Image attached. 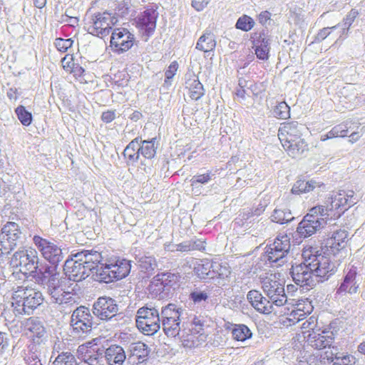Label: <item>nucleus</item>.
Wrapping results in <instances>:
<instances>
[{"label":"nucleus","mask_w":365,"mask_h":365,"mask_svg":"<svg viewBox=\"0 0 365 365\" xmlns=\"http://www.w3.org/2000/svg\"><path fill=\"white\" fill-rule=\"evenodd\" d=\"M357 202L353 190L333 192L327 198L324 205L315 206L309 210L299 223L297 232L301 237H309L323 228L328 219L339 218Z\"/></svg>","instance_id":"obj_1"},{"label":"nucleus","mask_w":365,"mask_h":365,"mask_svg":"<svg viewBox=\"0 0 365 365\" xmlns=\"http://www.w3.org/2000/svg\"><path fill=\"white\" fill-rule=\"evenodd\" d=\"M304 252L303 262L292 264L289 274L296 284L312 288L328 280L336 273L337 267L328 256L318 254V252Z\"/></svg>","instance_id":"obj_2"},{"label":"nucleus","mask_w":365,"mask_h":365,"mask_svg":"<svg viewBox=\"0 0 365 365\" xmlns=\"http://www.w3.org/2000/svg\"><path fill=\"white\" fill-rule=\"evenodd\" d=\"M92 278L100 283H110L127 277L131 269L130 261L118 257H110L103 259L100 253L99 262L91 265Z\"/></svg>","instance_id":"obj_3"},{"label":"nucleus","mask_w":365,"mask_h":365,"mask_svg":"<svg viewBox=\"0 0 365 365\" xmlns=\"http://www.w3.org/2000/svg\"><path fill=\"white\" fill-rule=\"evenodd\" d=\"M100 260V252L83 250L71 254L63 264V272L68 279L80 282L91 275V265Z\"/></svg>","instance_id":"obj_4"},{"label":"nucleus","mask_w":365,"mask_h":365,"mask_svg":"<svg viewBox=\"0 0 365 365\" xmlns=\"http://www.w3.org/2000/svg\"><path fill=\"white\" fill-rule=\"evenodd\" d=\"M185 310L174 304L162 307L160 310V327L168 337H178L184 346H191L192 341L182 339L181 321Z\"/></svg>","instance_id":"obj_5"},{"label":"nucleus","mask_w":365,"mask_h":365,"mask_svg":"<svg viewBox=\"0 0 365 365\" xmlns=\"http://www.w3.org/2000/svg\"><path fill=\"white\" fill-rule=\"evenodd\" d=\"M93 315L98 319L110 322L116 326L124 319V314L119 312L117 302L107 296L100 297L94 302L92 306Z\"/></svg>","instance_id":"obj_6"},{"label":"nucleus","mask_w":365,"mask_h":365,"mask_svg":"<svg viewBox=\"0 0 365 365\" xmlns=\"http://www.w3.org/2000/svg\"><path fill=\"white\" fill-rule=\"evenodd\" d=\"M136 326L144 334L153 335L160 329L159 309L152 303L139 308L135 316Z\"/></svg>","instance_id":"obj_7"},{"label":"nucleus","mask_w":365,"mask_h":365,"mask_svg":"<svg viewBox=\"0 0 365 365\" xmlns=\"http://www.w3.org/2000/svg\"><path fill=\"white\" fill-rule=\"evenodd\" d=\"M118 21V19L115 14L106 11L102 13H96L88 17L86 28L88 34L103 38L109 35L113 26Z\"/></svg>","instance_id":"obj_8"},{"label":"nucleus","mask_w":365,"mask_h":365,"mask_svg":"<svg viewBox=\"0 0 365 365\" xmlns=\"http://www.w3.org/2000/svg\"><path fill=\"white\" fill-rule=\"evenodd\" d=\"M291 247L290 238L287 235H279L269 245L265 247L264 260L267 263H276L282 265L284 263V258L289 252Z\"/></svg>","instance_id":"obj_9"},{"label":"nucleus","mask_w":365,"mask_h":365,"mask_svg":"<svg viewBox=\"0 0 365 365\" xmlns=\"http://www.w3.org/2000/svg\"><path fill=\"white\" fill-rule=\"evenodd\" d=\"M40 263L37 252L31 248L21 249L15 252L11 259V264L14 267L19 269L24 274H29L31 276Z\"/></svg>","instance_id":"obj_10"},{"label":"nucleus","mask_w":365,"mask_h":365,"mask_svg":"<svg viewBox=\"0 0 365 365\" xmlns=\"http://www.w3.org/2000/svg\"><path fill=\"white\" fill-rule=\"evenodd\" d=\"M0 250L2 254H9L18 246H21L24 242V235L16 222H7L2 228Z\"/></svg>","instance_id":"obj_11"},{"label":"nucleus","mask_w":365,"mask_h":365,"mask_svg":"<svg viewBox=\"0 0 365 365\" xmlns=\"http://www.w3.org/2000/svg\"><path fill=\"white\" fill-rule=\"evenodd\" d=\"M97 325L98 324L93 322V317L88 308L81 306L73 312L71 326L73 327V332L79 336L91 333L93 327H96Z\"/></svg>","instance_id":"obj_12"},{"label":"nucleus","mask_w":365,"mask_h":365,"mask_svg":"<svg viewBox=\"0 0 365 365\" xmlns=\"http://www.w3.org/2000/svg\"><path fill=\"white\" fill-rule=\"evenodd\" d=\"M33 241L41 253L43 257L48 261L51 265L58 267L59 262L63 259L62 250L54 242H50L38 235L34 237Z\"/></svg>","instance_id":"obj_13"},{"label":"nucleus","mask_w":365,"mask_h":365,"mask_svg":"<svg viewBox=\"0 0 365 365\" xmlns=\"http://www.w3.org/2000/svg\"><path fill=\"white\" fill-rule=\"evenodd\" d=\"M134 35L125 28H115L110 37V46L115 53H123L133 46Z\"/></svg>","instance_id":"obj_14"},{"label":"nucleus","mask_w":365,"mask_h":365,"mask_svg":"<svg viewBox=\"0 0 365 365\" xmlns=\"http://www.w3.org/2000/svg\"><path fill=\"white\" fill-rule=\"evenodd\" d=\"M31 277L35 283L46 288L60 278L61 275L58 267L40 262L38 268L35 269Z\"/></svg>","instance_id":"obj_15"},{"label":"nucleus","mask_w":365,"mask_h":365,"mask_svg":"<svg viewBox=\"0 0 365 365\" xmlns=\"http://www.w3.org/2000/svg\"><path fill=\"white\" fill-rule=\"evenodd\" d=\"M263 291L267 295L272 308L281 307L287 302L284 287L276 280L267 279L263 283Z\"/></svg>","instance_id":"obj_16"},{"label":"nucleus","mask_w":365,"mask_h":365,"mask_svg":"<svg viewBox=\"0 0 365 365\" xmlns=\"http://www.w3.org/2000/svg\"><path fill=\"white\" fill-rule=\"evenodd\" d=\"M158 17V13L155 10L148 9L140 13L135 19L137 28L147 38L153 34L156 28Z\"/></svg>","instance_id":"obj_17"},{"label":"nucleus","mask_w":365,"mask_h":365,"mask_svg":"<svg viewBox=\"0 0 365 365\" xmlns=\"http://www.w3.org/2000/svg\"><path fill=\"white\" fill-rule=\"evenodd\" d=\"M16 297L23 299L24 307H27V314H30L43 301L42 293L31 287H20Z\"/></svg>","instance_id":"obj_18"},{"label":"nucleus","mask_w":365,"mask_h":365,"mask_svg":"<svg viewBox=\"0 0 365 365\" xmlns=\"http://www.w3.org/2000/svg\"><path fill=\"white\" fill-rule=\"evenodd\" d=\"M195 272L201 279H222L224 273L220 264L208 259L201 260L195 267Z\"/></svg>","instance_id":"obj_19"},{"label":"nucleus","mask_w":365,"mask_h":365,"mask_svg":"<svg viewBox=\"0 0 365 365\" xmlns=\"http://www.w3.org/2000/svg\"><path fill=\"white\" fill-rule=\"evenodd\" d=\"M356 277L357 268L356 267L349 265L345 268L344 276L340 286L336 290V293H349L351 294L356 293L359 287Z\"/></svg>","instance_id":"obj_20"},{"label":"nucleus","mask_w":365,"mask_h":365,"mask_svg":"<svg viewBox=\"0 0 365 365\" xmlns=\"http://www.w3.org/2000/svg\"><path fill=\"white\" fill-rule=\"evenodd\" d=\"M127 363L129 365H138L147 360L150 350L143 342L132 343L128 349Z\"/></svg>","instance_id":"obj_21"},{"label":"nucleus","mask_w":365,"mask_h":365,"mask_svg":"<svg viewBox=\"0 0 365 365\" xmlns=\"http://www.w3.org/2000/svg\"><path fill=\"white\" fill-rule=\"evenodd\" d=\"M247 299L252 306L259 313L269 314L274 312L268 298L255 289L250 290L247 294Z\"/></svg>","instance_id":"obj_22"},{"label":"nucleus","mask_w":365,"mask_h":365,"mask_svg":"<svg viewBox=\"0 0 365 365\" xmlns=\"http://www.w3.org/2000/svg\"><path fill=\"white\" fill-rule=\"evenodd\" d=\"M304 125L299 124L297 121L284 123L283 126L279 129L278 136L281 143H284L285 140L290 142L294 139L301 138L302 130Z\"/></svg>","instance_id":"obj_23"},{"label":"nucleus","mask_w":365,"mask_h":365,"mask_svg":"<svg viewBox=\"0 0 365 365\" xmlns=\"http://www.w3.org/2000/svg\"><path fill=\"white\" fill-rule=\"evenodd\" d=\"M307 339L312 347L322 349L331 346L334 340L333 332L324 330L319 333L313 331L307 335Z\"/></svg>","instance_id":"obj_24"},{"label":"nucleus","mask_w":365,"mask_h":365,"mask_svg":"<svg viewBox=\"0 0 365 365\" xmlns=\"http://www.w3.org/2000/svg\"><path fill=\"white\" fill-rule=\"evenodd\" d=\"M270 38L264 31L260 33L257 38H255L253 43L257 58L259 60L266 61L269 58L270 50Z\"/></svg>","instance_id":"obj_25"},{"label":"nucleus","mask_w":365,"mask_h":365,"mask_svg":"<svg viewBox=\"0 0 365 365\" xmlns=\"http://www.w3.org/2000/svg\"><path fill=\"white\" fill-rule=\"evenodd\" d=\"M103 354L109 365H123L128 358L123 347L115 344L104 349Z\"/></svg>","instance_id":"obj_26"},{"label":"nucleus","mask_w":365,"mask_h":365,"mask_svg":"<svg viewBox=\"0 0 365 365\" xmlns=\"http://www.w3.org/2000/svg\"><path fill=\"white\" fill-rule=\"evenodd\" d=\"M185 88L190 91V97L195 101L199 100L205 94L204 87L194 73H186Z\"/></svg>","instance_id":"obj_27"},{"label":"nucleus","mask_w":365,"mask_h":365,"mask_svg":"<svg viewBox=\"0 0 365 365\" xmlns=\"http://www.w3.org/2000/svg\"><path fill=\"white\" fill-rule=\"evenodd\" d=\"M66 279L61 277L54 282L46 287L47 293L51 297V302L62 304V294L65 293L66 289Z\"/></svg>","instance_id":"obj_28"},{"label":"nucleus","mask_w":365,"mask_h":365,"mask_svg":"<svg viewBox=\"0 0 365 365\" xmlns=\"http://www.w3.org/2000/svg\"><path fill=\"white\" fill-rule=\"evenodd\" d=\"M348 237V232L345 230H337L334 232L331 237L327 239L326 247L332 255H336L337 252L345 247V240Z\"/></svg>","instance_id":"obj_29"},{"label":"nucleus","mask_w":365,"mask_h":365,"mask_svg":"<svg viewBox=\"0 0 365 365\" xmlns=\"http://www.w3.org/2000/svg\"><path fill=\"white\" fill-rule=\"evenodd\" d=\"M282 145L288 155L293 158L299 157L304 151L308 150L307 144L302 138L294 139L290 142L285 140V142L282 143Z\"/></svg>","instance_id":"obj_30"},{"label":"nucleus","mask_w":365,"mask_h":365,"mask_svg":"<svg viewBox=\"0 0 365 365\" xmlns=\"http://www.w3.org/2000/svg\"><path fill=\"white\" fill-rule=\"evenodd\" d=\"M205 249V242L200 239H192L184 241L180 244L168 246V250L171 252H187L193 250H204Z\"/></svg>","instance_id":"obj_31"},{"label":"nucleus","mask_w":365,"mask_h":365,"mask_svg":"<svg viewBox=\"0 0 365 365\" xmlns=\"http://www.w3.org/2000/svg\"><path fill=\"white\" fill-rule=\"evenodd\" d=\"M315 188H318L320 191H322L325 189V185L324 183L317 182L313 180L309 181L299 180L292 186L291 192L292 194L300 195L312 191Z\"/></svg>","instance_id":"obj_32"},{"label":"nucleus","mask_w":365,"mask_h":365,"mask_svg":"<svg viewBox=\"0 0 365 365\" xmlns=\"http://www.w3.org/2000/svg\"><path fill=\"white\" fill-rule=\"evenodd\" d=\"M104 347L91 346L82 356V359L88 365H102L104 359Z\"/></svg>","instance_id":"obj_33"},{"label":"nucleus","mask_w":365,"mask_h":365,"mask_svg":"<svg viewBox=\"0 0 365 365\" xmlns=\"http://www.w3.org/2000/svg\"><path fill=\"white\" fill-rule=\"evenodd\" d=\"M157 280H160L161 284L169 294L179 287L180 276L178 273L170 272L158 273L155 275Z\"/></svg>","instance_id":"obj_34"},{"label":"nucleus","mask_w":365,"mask_h":365,"mask_svg":"<svg viewBox=\"0 0 365 365\" xmlns=\"http://www.w3.org/2000/svg\"><path fill=\"white\" fill-rule=\"evenodd\" d=\"M23 325L25 331H29L33 334V336L42 338L46 334V329L43 322L37 317H29L26 319Z\"/></svg>","instance_id":"obj_35"},{"label":"nucleus","mask_w":365,"mask_h":365,"mask_svg":"<svg viewBox=\"0 0 365 365\" xmlns=\"http://www.w3.org/2000/svg\"><path fill=\"white\" fill-rule=\"evenodd\" d=\"M140 141V137H136L124 149L123 155L127 159L128 163L134 164L140 160V153L138 150Z\"/></svg>","instance_id":"obj_36"},{"label":"nucleus","mask_w":365,"mask_h":365,"mask_svg":"<svg viewBox=\"0 0 365 365\" xmlns=\"http://www.w3.org/2000/svg\"><path fill=\"white\" fill-rule=\"evenodd\" d=\"M156 138H153L148 140H143L140 138L138 153L145 159H153L156 155L157 146H155Z\"/></svg>","instance_id":"obj_37"},{"label":"nucleus","mask_w":365,"mask_h":365,"mask_svg":"<svg viewBox=\"0 0 365 365\" xmlns=\"http://www.w3.org/2000/svg\"><path fill=\"white\" fill-rule=\"evenodd\" d=\"M216 41L214 34L210 31H205L198 39L196 48L204 52H208L215 49Z\"/></svg>","instance_id":"obj_38"},{"label":"nucleus","mask_w":365,"mask_h":365,"mask_svg":"<svg viewBox=\"0 0 365 365\" xmlns=\"http://www.w3.org/2000/svg\"><path fill=\"white\" fill-rule=\"evenodd\" d=\"M232 335L235 340L245 341L252 336V332L245 324H233L232 328Z\"/></svg>","instance_id":"obj_39"},{"label":"nucleus","mask_w":365,"mask_h":365,"mask_svg":"<svg viewBox=\"0 0 365 365\" xmlns=\"http://www.w3.org/2000/svg\"><path fill=\"white\" fill-rule=\"evenodd\" d=\"M294 220L292 212L287 208H275L271 215V220L279 224H286Z\"/></svg>","instance_id":"obj_40"},{"label":"nucleus","mask_w":365,"mask_h":365,"mask_svg":"<svg viewBox=\"0 0 365 365\" xmlns=\"http://www.w3.org/2000/svg\"><path fill=\"white\" fill-rule=\"evenodd\" d=\"M214 175H215L212 174L211 171H207L204 174H197L193 175L190 180L192 190L195 192L200 191L202 187L201 185L207 184L212 180Z\"/></svg>","instance_id":"obj_41"},{"label":"nucleus","mask_w":365,"mask_h":365,"mask_svg":"<svg viewBox=\"0 0 365 365\" xmlns=\"http://www.w3.org/2000/svg\"><path fill=\"white\" fill-rule=\"evenodd\" d=\"M148 289L152 295L155 297H159L160 299L168 297L170 295L168 292L161 284L160 280H157L156 276L150 281Z\"/></svg>","instance_id":"obj_42"},{"label":"nucleus","mask_w":365,"mask_h":365,"mask_svg":"<svg viewBox=\"0 0 365 365\" xmlns=\"http://www.w3.org/2000/svg\"><path fill=\"white\" fill-rule=\"evenodd\" d=\"M138 263L141 270L145 272H152L158 267L155 258L150 255L140 257Z\"/></svg>","instance_id":"obj_43"},{"label":"nucleus","mask_w":365,"mask_h":365,"mask_svg":"<svg viewBox=\"0 0 365 365\" xmlns=\"http://www.w3.org/2000/svg\"><path fill=\"white\" fill-rule=\"evenodd\" d=\"M209 299V292L207 290H200L195 289L189 294V299L195 305L201 306L207 302Z\"/></svg>","instance_id":"obj_44"},{"label":"nucleus","mask_w":365,"mask_h":365,"mask_svg":"<svg viewBox=\"0 0 365 365\" xmlns=\"http://www.w3.org/2000/svg\"><path fill=\"white\" fill-rule=\"evenodd\" d=\"M272 115L279 119H287L290 116V108L285 102H280L274 106Z\"/></svg>","instance_id":"obj_45"},{"label":"nucleus","mask_w":365,"mask_h":365,"mask_svg":"<svg viewBox=\"0 0 365 365\" xmlns=\"http://www.w3.org/2000/svg\"><path fill=\"white\" fill-rule=\"evenodd\" d=\"M53 365H76V361L71 352L63 351L56 356Z\"/></svg>","instance_id":"obj_46"},{"label":"nucleus","mask_w":365,"mask_h":365,"mask_svg":"<svg viewBox=\"0 0 365 365\" xmlns=\"http://www.w3.org/2000/svg\"><path fill=\"white\" fill-rule=\"evenodd\" d=\"M254 25L255 21L250 16L243 15L237 19L235 26L237 29L248 31L253 28Z\"/></svg>","instance_id":"obj_47"},{"label":"nucleus","mask_w":365,"mask_h":365,"mask_svg":"<svg viewBox=\"0 0 365 365\" xmlns=\"http://www.w3.org/2000/svg\"><path fill=\"white\" fill-rule=\"evenodd\" d=\"M16 113L20 122L25 126L29 125L32 122V114L26 110L23 106L16 108Z\"/></svg>","instance_id":"obj_48"},{"label":"nucleus","mask_w":365,"mask_h":365,"mask_svg":"<svg viewBox=\"0 0 365 365\" xmlns=\"http://www.w3.org/2000/svg\"><path fill=\"white\" fill-rule=\"evenodd\" d=\"M359 13L356 9H351L346 16L344 19L343 23L338 24L339 25V28H341L343 30V34H345V31H348L352 23L354 21L355 19L358 16Z\"/></svg>","instance_id":"obj_49"},{"label":"nucleus","mask_w":365,"mask_h":365,"mask_svg":"<svg viewBox=\"0 0 365 365\" xmlns=\"http://www.w3.org/2000/svg\"><path fill=\"white\" fill-rule=\"evenodd\" d=\"M73 41L71 38L63 39L57 38L55 40L54 44L58 51L65 53L73 45Z\"/></svg>","instance_id":"obj_50"},{"label":"nucleus","mask_w":365,"mask_h":365,"mask_svg":"<svg viewBox=\"0 0 365 365\" xmlns=\"http://www.w3.org/2000/svg\"><path fill=\"white\" fill-rule=\"evenodd\" d=\"M204 324V320L201 319L200 317L197 316H195L191 322V331L196 334H202V331H203Z\"/></svg>","instance_id":"obj_51"},{"label":"nucleus","mask_w":365,"mask_h":365,"mask_svg":"<svg viewBox=\"0 0 365 365\" xmlns=\"http://www.w3.org/2000/svg\"><path fill=\"white\" fill-rule=\"evenodd\" d=\"M23 299L19 298L15 302H12L14 313L17 314H27V307H24Z\"/></svg>","instance_id":"obj_52"},{"label":"nucleus","mask_w":365,"mask_h":365,"mask_svg":"<svg viewBox=\"0 0 365 365\" xmlns=\"http://www.w3.org/2000/svg\"><path fill=\"white\" fill-rule=\"evenodd\" d=\"M332 130L336 138H343L347 135L349 126L347 123H341L333 127Z\"/></svg>","instance_id":"obj_53"},{"label":"nucleus","mask_w":365,"mask_h":365,"mask_svg":"<svg viewBox=\"0 0 365 365\" xmlns=\"http://www.w3.org/2000/svg\"><path fill=\"white\" fill-rule=\"evenodd\" d=\"M339 27V25H336L332 27H327L323 28L321 29L317 36H315V41L316 42H321L323 40H324L329 34H330V30L331 29H336Z\"/></svg>","instance_id":"obj_54"},{"label":"nucleus","mask_w":365,"mask_h":365,"mask_svg":"<svg viewBox=\"0 0 365 365\" xmlns=\"http://www.w3.org/2000/svg\"><path fill=\"white\" fill-rule=\"evenodd\" d=\"M130 5L126 1H122L118 4L115 11L116 14L122 17L128 15L130 12Z\"/></svg>","instance_id":"obj_55"},{"label":"nucleus","mask_w":365,"mask_h":365,"mask_svg":"<svg viewBox=\"0 0 365 365\" xmlns=\"http://www.w3.org/2000/svg\"><path fill=\"white\" fill-rule=\"evenodd\" d=\"M116 118V113L115 110H108L101 114V120L105 123H111Z\"/></svg>","instance_id":"obj_56"},{"label":"nucleus","mask_w":365,"mask_h":365,"mask_svg":"<svg viewBox=\"0 0 365 365\" xmlns=\"http://www.w3.org/2000/svg\"><path fill=\"white\" fill-rule=\"evenodd\" d=\"M9 339L5 332L0 331V354H3L9 347Z\"/></svg>","instance_id":"obj_57"},{"label":"nucleus","mask_w":365,"mask_h":365,"mask_svg":"<svg viewBox=\"0 0 365 365\" xmlns=\"http://www.w3.org/2000/svg\"><path fill=\"white\" fill-rule=\"evenodd\" d=\"M240 216L242 217L241 220L243 221V224L252 222L253 220H255V219L252 218L254 217H256L255 215H254V211H252V209L245 210L244 212L240 214Z\"/></svg>","instance_id":"obj_58"},{"label":"nucleus","mask_w":365,"mask_h":365,"mask_svg":"<svg viewBox=\"0 0 365 365\" xmlns=\"http://www.w3.org/2000/svg\"><path fill=\"white\" fill-rule=\"evenodd\" d=\"M178 68V63L176 61L172 62L165 73V77H166V78H168V79H173V78L175 75V73H176Z\"/></svg>","instance_id":"obj_59"},{"label":"nucleus","mask_w":365,"mask_h":365,"mask_svg":"<svg viewBox=\"0 0 365 365\" xmlns=\"http://www.w3.org/2000/svg\"><path fill=\"white\" fill-rule=\"evenodd\" d=\"M210 0L197 1L192 0L191 6L197 11H202L210 3Z\"/></svg>","instance_id":"obj_60"},{"label":"nucleus","mask_w":365,"mask_h":365,"mask_svg":"<svg viewBox=\"0 0 365 365\" xmlns=\"http://www.w3.org/2000/svg\"><path fill=\"white\" fill-rule=\"evenodd\" d=\"M253 83L251 81H247L243 78H240L238 80V87L240 88H248L252 89Z\"/></svg>","instance_id":"obj_61"},{"label":"nucleus","mask_w":365,"mask_h":365,"mask_svg":"<svg viewBox=\"0 0 365 365\" xmlns=\"http://www.w3.org/2000/svg\"><path fill=\"white\" fill-rule=\"evenodd\" d=\"M271 14L267 11H262L259 15V21L262 25L267 24L270 20Z\"/></svg>","instance_id":"obj_62"},{"label":"nucleus","mask_w":365,"mask_h":365,"mask_svg":"<svg viewBox=\"0 0 365 365\" xmlns=\"http://www.w3.org/2000/svg\"><path fill=\"white\" fill-rule=\"evenodd\" d=\"M61 297L63 298L62 299V304H67V303H70L73 301V297H72V294L71 293L65 289V293H63L61 296Z\"/></svg>","instance_id":"obj_63"},{"label":"nucleus","mask_w":365,"mask_h":365,"mask_svg":"<svg viewBox=\"0 0 365 365\" xmlns=\"http://www.w3.org/2000/svg\"><path fill=\"white\" fill-rule=\"evenodd\" d=\"M266 207V205L259 204L258 206L255 208H252V211H254V215L256 217L259 216L264 211Z\"/></svg>","instance_id":"obj_64"}]
</instances>
